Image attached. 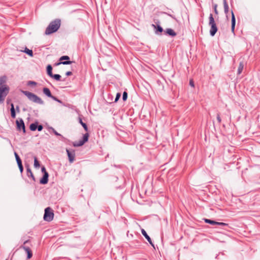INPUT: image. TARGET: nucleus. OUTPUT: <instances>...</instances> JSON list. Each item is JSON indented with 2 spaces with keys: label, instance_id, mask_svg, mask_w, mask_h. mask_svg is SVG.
Listing matches in <instances>:
<instances>
[{
  "label": "nucleus",
  "instance_id": "nucleus-1",
  "mask_svg": "<svg viewBox=\"0 0 260 260\" xmlns=\"http://www.w3.org/2000/svg\"><path fill=\"white\" fill-rule=\"evenodd\" d=\"M60 26V20L56 19L51 21L46 29L45 34L51 35L58 30Z\"/></svg>",
  "mask_w": 260,
  "mask_h": 260
},
{
  "label": "nucleus",
  "instance_id": "nucleus-2",
  "mask_svg": "<svg viewBox=\"0 0 260 260\" xmlns=\"http://www.w3.org/2000/svg\"><path fill=\"white\" fill-rule=\"evenodd\" d=\"M21 92L26 96L30 101L40 105L44 104V102L42 99L35 93L22 90H21Z\"/></svg>",
  "mask_w": 260,
  "mask_h": 260
},
{
  "label": "nucleus",
  "instance_id": "nucleus-3",
  "mask_svg": "<svg viewBox=\"0 0 260 260\" xmlns=\"http://www.w3.org/2000/svg\"><path fill=\"white\" fill-rule=\"evenodd\" d=\"M209 25L210 26V34L211 36H214L217 32L218 28L215 22L212 14H210L209 17Z\"/></svg>",
  "mask_w": 260,
  "mask_h": 260
},
{
  "label": "nucleus",
  "instance_id": "nucleus-4",
  "mask_svg": "<svg viewBox=\"0 0 260 260\" xmlns=\"http://www.w3.org/2000/svg\"><path fill=\"white\" fill-rule=\"evenodd\" d=\"M54 215V212L52 208L50 207H48L45 209L43 219L46 221L50 222L53 220Z\"/></svg>",
  "mask_w": 260,
  "mask_h": 260
},
{
  "label": "nucleus",
  "instance_id": "nucleus-5",
  "mask_svg": "<svg viewBox=\"0 0 260 260\" xmlns=\"http://www.w3.org/2000/svg\"><path fill=\"white\" fill-rule=\"evenodd\" d=\"M10 88L7 85H3L0 87V104L3 103L9 92Z\"/></svg>",
  "mask_w": 260,
  "mask_h": 260
},
{
  "label": "nucleus",
  "instance_id": "nucleus-6",
  "mask_svg": "<svg viewBox=\"0 0 260 260\" xmlns=\"http://www.w3.org/2000/svg\"><path fill=\"white\" fill-rule=\"evenodd\" d=\"M89 134L86 133L83 135L82 139L78 142H75L73 143V146L75 147H79L83 145L86 142H87L89 139Z\"/></svg>",
  "mask_w": 260,
  "mask_h": 260
},
{
  "label": "nucleus",
  "instance_id": "nucleus-7",
  "mask_svg": "<svg viewBox=\"0 0 260 260\" xmlns=\"http://www.w3.org/2000/svg\"><path fill=\"white\" fill-rule=\"evenodd\" d=\"M29 242H30L29 240H27L24 242L23 245L20 247V248L23 249L27 253V259H28L31 258L32 256V252L30 248L25 245V244Z\"/></svg>",
  "mask_w": 260,
  "mask_h": 260
},
{
  "label": "nucleus",
  "instance_id": "nucleus-8",
  "mask_svg": "<svg viewBox=\"0 0 260 260\" xmlns=\"http://www.w3.org/2000/svg\"><path fill=\"white\" fill-rule=\"evenodd\" d=\"M16 128L17 131H22L23 134L26 133V129L25 126L24 122V121L22 118H19V120H16Z\"/></svg>",
  "mask_w": 260,
  "mask_h": 260
},
{
  "label": "nucleus",
  "instance_id": "nucleus-9",
  "mask_svg": "<svg viewBox=\"0 0 260 260\" xmlns=\"http://www.w3.org/2000/svg\"><path fill=\"white\" fill-rule=\"evenodd\" d=\"M66 152L69 158L70 163H73L75 160V150L73 149L68 150L66 149Z\"/></svg>",
  "mask_w": 260,
  "mask_h": 260
},
{
  "label": "nucleus",
  "instance_id": "nucleus-10",
  "mask_svg": "<svg viewBox=\"0 0 260 260\" xmlns=\"http://www.w3.org/2000/svg\"><path fill=\"white\" fill-rule=\"evenodd\" d=\"M26 169V175L28 177L31 178L33 181H36V178L31 170V169L29 167V166L28 164H25V165Z\"/></svg>",
  "mask_w": 260,
  "mask_h": 260
},
{
  "label": "nucleus",
  "instance_id": "nucleus-11",
  "mask_svg": "<svg viewBox=\"0 0 260 260\" xmlns=\"http://www.w3.org/2000/svg\"><path fill=\"white\" fill-rule=\"evenodd\" d=\"M72 64L71 69L72 71H74L76 70L77 66L76 63L73 61L70 60V57L66 55V65Z\"/></svg>",
  "mask_w": 260,
  "mask_h": 260
},
{
  "label": "nucleus",
  "instance_id": "nucleus-12",
  "mask_svg": "<svg viewBox=\"0 0 260 260\" xmlns=\"http://www.w3.org/2000/svg\"><path fill=\"white\" fill-rule=\"evenodd\" d=\"M49 174L45 173L43 174L42 177L40 180V183L41 184H46L48 182Z\"/></svg>",
  "mask_w": 260,
  "mask_h": 260
},
{
  "label": "nucleus",
  "instance_id": "nucleus-13",
  "mask_svg": "<svg viewBox=\"0 0 260 260\" xmlns=\"http://www.w3.org/2000/svg\"><path fill=\"white\" fill-rule=\"evenodd\" d=\"M152 26L155 29V34L158 35L159 34H161L164 30L162 27L159 24L155 25V24H152Z\"/></svg>",
  "mask_w": 260,
  "mask_h": 260
},
{
  "label": "nucleus",
  "instance_id": "nucleus-14",
  "mask_svg": "<svg viewBox=\"0 0 260 260\" xmlns=\"http://www.w3.org/2000/svg\"><path fill=\"white\" fill-rule=\"evenodd\" d=\"M141 232L142 235L145 237V238L147 240L148 242L150 243V244L154 248V245L153 243H152L151 238L148 235L146 232L144 230L142 229Z\"/></svg>",
  "mask_w": 260,
  "mask_h": 260
},
{
  "label": "nucleus",
  "instance_id": "nucleus-15",
  "mask_svg": "<svg viewBox=\"0 0 260 260\" xmlns=\"http://www.w3.org/2000/svg\"><path fill=\"white\" fill-rule=\"evenodd\" d=\"M232 26L231 29L233 32H234L235 27L236 25V18L234 15V14L233 11H232Z\"/></svg>",
  "mask_w": 260,
  "mask_h": 260
},
{
  "label": "nucleus",
  "instance_id": "nucleus-16",
  "mask_svg": "<svg viewBox=\"0 0 260 260\" xmlns=\"http://www.w3.org/2000/svg\"><path fill=\"white\" fill-rule=\"evenodd\" d=\"M43 93L48 98H51L53 96L50 89L47 87H44L43 89Z\"/></svg>",
  "mask_w": 260,
  "mask_h": 260
},
{
  "label": "nucleus",
  "instance_id": "nucleus-17",
  "mask_svg": "<svg viewBox=\"0 0 260 260\" xmlns=\"http://www.w3.org/2000/svg\"><path fill=\"white\" fill-rule=\"evenodd\" d=\"M10 112H11V116L12 118H16V110L15 108H14V105L13 103L11 104V108H10Z\"/></svg>",
  "mask_w": 260,
  "mask_h": 260
},
{
  "label": "nucleus",
  "instance_id": "nucleus-18",
  "mask_svg": "<svg viewBox=\"0 0 260 260\" xmlns=\"http://www.w3.org/2000/svg\"><path fill=\"white\" fill-rule=\"evenodd\" d=\"M165 34L172 37H175L176 36V33L172 28H167L165 30Z\"/></svg>",
  "mask_w": 260,
  "mask_h": 260
},
{
  "label": "nucleus",
  "instance_id": "nucleus-19",
  "mask_svg": "<svg viewBox=\"0 0 260 260\" xmlns=\"http://www.w3.org/2000/svg\"><path fill=\"white\" fill-rule=\"evenodd\" d=\"M38 121H36L34 123H32L29 125V129L31 131H35L37 129Z\"/></svg>",
  "mask_w": 260,
  "mask_h": 260
},
{
  "label": "nucleus",
  "instance_id": "nucleus-20",
  "mask_svg": "<svg viewBox=\"0 0 260 260\" xmlns=\"http://www.w3.org/2000/svg\"><path fill=\"white\" fill-rule=\"evenodd\" d=\"M47 74L49 77H51L53 75L52 73V67L51 64H48L46 67Z\"/></svg>",
  "mask_w": 260,
  "mask_h": 260
},
{
  "label": "nucleus",
  "instance_id": "nucleus-21",
  "mask_svg": "<svg viewBox=\"0 0 260 260\" xmlns=\"http://www.w3.org/2000/svg\"><path fill=\"white\" fill-rule=\"evenodd\" d=\"M23 52L30 57H32L34 56V53H33L32 50L29 49L27 47L25 48V49L24 51H23Z\"/></svg>",
  "mask_w": 260,
  "mask_h": 260
},
{
  "label": "nucleus",
  "instance_id": "nucleus-22",
  "mask_svg": "<svg viewBox=\"0 0 260 260\" xmlns=\"http://www.w3.org/2000/svg\"><path fill=\"white\" fill-rule=\"evenodd\" d=\"M60 64H65V55L62 56L59 58V62H56L54 65L57 66L60 65Z\"/></svg>",
  "mask_w": 260,
  "mask_h": 260
},
{
  "label": "nucleus",
  "instance_id": "nucleus-23",
  "mask_svg": "<svg viewBox=\"0 0 260 260\" xmlns=\"http://www.w3.org/2000/svg\"><path fill=\"white\" fill-rule=\"evenodd\" d=\"M7 77L6 76H2L0 77V87L3 85H6Z\"/></svg>",
  "mask_w": 260,
  "mask_h": 260
},
{
  "label": "nucleus",
  "instance_id": "nucleus-24",
  "mask_svg": "<svg viewBox=\"0 0 260 260\" xmlns=\"http://www.w3.org/2000/svg\"><path fill=\"white\" fill-rule=\"evenodd\" d=\"M79 122L82 125L85 131L87 132L88 131L86 124L82 121V120L80 117H79Z\"/></svg>",
  "mask_w": 260,
  "mask_h": 260
},
{
  "label": "nucleus",
  "instance_id": "nucleus-25",
  "mask_svg": "<svg viewBox=\"0 0 260 260\" xmlns=\"http://www.w3.org/2000/svg\"><path fill=\"white\" fill-rule=\"evenodd\" d=\"M224 11L225 14L229 13V6L226 0H223Z\"/></svg>",
  "mask_w": 260,
  "mask_h": 260
},
{
  "label": "nucleus",
  "instance_id": "nucleus-26",
  "mask_svg": "<svg viewBox=\"0 0 260 260\" xmlns=\"http://www.w3.org/2000/svg\"><path fill=\"white\" fill-rule=\"evenodd\" d=\"M244 68V63L243 62H240L238 69V74L240 75L242 72Z\"/></svg>",
  "mask_w": 260,
  "mask_h": 260
},
{
  "label": "nucleus",
  "instance_id": "nucleus-27",
  "mask_svg": "<svg viewBox=\"0 0 260 260\" xmlns=\"http://www.w3.org/2000/svg\"><path fill=\"white\" fill-rule=\"evenodd\" d=\"M34 167L36 168H38L40 167V162L38 161L37 157L36 156H34Z\"/></svg>",
  "mask_w": 260,
  "mask_h": 260
},
{
  "label": "nucleus",
  "instance_id": "nucleus-28",
  "mask_svg": "<svg viewBox=\"0 0 260 260\" xmlns=\"http://www.w3.org/2000/svg\"><path fill=\"white\" fill-rule=\"evenodd\" d=\"M51 77L56 81H60L61 77L59 74H53Z\"/></svg>",
  "mask_w": 260,
  "mask_h": 260
},
{
  "label": "nucleus",
  "instance_id": "nucleus-29",
  "mask_svg": "<svg viewBox=\"0 0 260 260\" xmlns=\"http://www.w3.org/2000/svg\"><path fill=\"white\" fill-rule=\"evenodd\" d=\"M205 222L212 225H216L217 222L209 219H205Z\"/></svg>",
  "mask_w": 260,
  "mask_h": 260
},
{
  "label": "nucleus",
  "instance_id": "nucleus-30",
  "mask_svg": "<svg viewBox=\"0 0 260 260\" xmlns=\"http://www.w3.org/2000/svg\"><path fill=\"white\" fill-rule=\"evenodd\" d=\"M14 155H15L17 163L19 162H21L22 161L20 157H19V155L17 154V152H14Z\"/></svg>",
  "mask_w": 260,
  "mask_h": 260
},
{
  "label": "nucleus",
  "instance_id": "nucleus-31",
  "mask_svg": "<svg viewBox=\"0 0 260 260\" xmlns=\"http://www.w3.org/2000/svg\"><path fill=\"white\" fill-rule=\"evenodd\" d=\"M51 99H52V100H53L54 101H55L57 102L62 104L63 106H65V104H64L62 101H61L60 100H59L56 97L53 95Z\"/></svg>",
  "mask_w": 260,
  "mask_h": 260
},
{
  "label": "nucleus",
  "instance_id": "nucleus-32",
  "mask_svg": "<svg viewBox=\"0 0 260 260\" xmlns=\"http://www.w3.org/2000/svg\"><path fill=\"white\" fill-rule=\"evenodd\" d=\"M37 82L34 81H28L27 83V85L28 86H36L37 85Z\"/></svg>",
  "mask_w": 260,
  "mask_h": 260
},
{
  "label": "nucleus",
  "instance_id": "nucleus-33",
  "mask_svg": "<svg viewBox=\"0 0 260 260\" xmlns=\"http://www.w3.org/2000/svg\"><path fill=\"white\" fill-rule=\"evenodd\" d=\"M127 99V93L126 91H124L122 95V99L124 101H126Z\"/></svg>",
  "mask_w": 260,
  "mask_h": 260
},
{
  "label": "nucleus",
  "instance_id": "nucleus-34",
  "mask_svg": "<svg viewBox=\"0 0 260 260\" xmlns=\"http://www.w3.org/2000/svg\"><path fill=\"white\" fill-rule=\"evenodd\" d=\"M43 129V125L42 124H39L38 123L37 130H38L39 132H41L42 131Z\"/></svg>",
  "mask_w": 260,
  "mask_h": 260
},
{
  "label": "nucleus",
  "instance_id": "nucleus-35",
  "mask_svg": "<svg viewBox=\"0 0 260 260\" xmlns=\"http://www.w3.org/2000/svg\"><path fill=\"white\" fill-rule=\"evenodd\" d=\"M53 132V133L56 135V136H60L61 135L59 134L58 133H57L53 127H51L50 128Z\"/></svg>",
  "mask_w": 260,
  "mask_h": 260
},
{
  "label": "nucleus",
  "instance_id": "nucleus-36",
  "mask_svg": "<svg viewBox=\"0 0 260 260\" xmlns=\"http://www.w3.org/2000/svg\"><path fill=\"white\" fill-rule=\"evenodd\" d=\"M121 96V94L120 93H117V94H116V98L115 99V102H116L118 101V100H119V99L120 98V97Z\"/></svg>",
  "mask_w": 260,
  "mask_h": 260
},
{
  "label": "nucleus",
  "instance_id": "nucleus-37",
  "mask_svg": "<svg viewBox=\"0 0 260 260\" xmlns=\"http://www.w3.org/2000/svg\"><path fill=\"white\" fill-rule=\"evenodd\" d=\"M216 225H220V226H225V225H227L228 224L224 223V222H217Z\"/></svg>",
  "mask_w": 260,
  "mask_h": 260
},
{
  "label": "nucleus",
  "instance_id": "nucleus-38",
  "mask_svg": "<svg viewBox=\"0 0 260 260\" xmlns=\"http://www.w3.org/2000/svg\"><path fill=\"white\" fill-rule=\"evenodd\" d=\"M41 171L43 173V174H44L45 173H48L46 170V168L44 166H43L42 168H41Z\"/></svg>",
  "mask_w": 260,
  "mask_h": 260
},
{
  "label": "nucleus",
  "instance_id": "nucleus-39",
  "mask_svg": "<svg viewBox=\"0 0 260 260\" xmlns=\"http://www.w3.org/2000/svg\"><path fill=\"white\" fill-rule=\"evenodd\" d=\"M217 120L219 123H220L221 121V119L219 114H218L217 115Z\"/></svg>",
  "mask_w": 260,
  "mask_h": 260
},
{
  "label": "nucleus",
  "instance_id": "nucleus-40",
  "mask_svg": "<svg viewBox=\"0 0 260 260\" xmlns=\"http://www.w3.org/2000/svg\"><path fill=\"white\" fill-rule=\"evenodd\" d=\"M217 5H215L214 6V12L215 13V14H218V11H217Z\"/></svg>",
  "mask_w": 260,
  "mask_h": 260
},
{
  "label": "nucleus",
  "instance_id": "nucleus-41",
  "mask_svg": "<svg viewBox=\"0 0 260 260\" xmlns=\"http://www.w3.org/2000/svg\"><path fill=\"white\" fill-rule=\"evenodd\" d=\"M73 74L72 71H67L66 72V76H70Z\"/></svg>",
  "mask_w": 260,
  "mask_h": 260
},
{
  "label": "nucleus",
  "instance_id": "nucleus-42",
  "mask_svg": "<svg viewBox=\"0 0 260 260\" xmlns=\"http://www.w3.org/2000/svg\"><path fill=\"white\" fill-rule=\"evenodd\" d=\"M15 110H16V112L17 111L18 113L20 112V108L18 105L16 106Z\"/></svg>",
  "mask_w": 260,
  "mask_h": 260
},
{
  "label": "nucleus",
  "instance_id": "nucleus-43",
  "mask_svg": "<svg viewBox=\"0 0 260 260\" xmlns=\"http://www.w3.org/2000/svg\"><path fill=\"white\" fill-rule=\"evenodd\" d=\"M19 169L20 173L22 174L23 172V167L22 166V167H19Z\"/></svg>",
  "mask_w": 260,
  "mask_h": 260
},
{
  "label": "nucleus",
  "instance_id": "nucleus-44",
  "mask_svg": "<svg viewBox=\"0 0 260 260\" xmlns=\"http://www.w3.org/2000/svg\"><path fill=\"white\" fill-rule=\"evenodd\" d=\"M17 165H18V168H19V167H22V166H23V165H22V161H21V162H17Z\"/></svg>",
  "mask_w": 260,
  "mask_h": 260
},
{
  "label": "nucleus",
  "instance_id": "nucleus-45",
  "mask_svg": "<svg viewBox=\"0 0 260 260\" xmlns=\"http://www.w3.org/2000/svg\"><path fill=\"white\" fill-rule=\"evenodd\" d=\"M189 84L190 86H191L192 87H194V84H193V82L192 81H190L189 82Z\"/></svg>",
  "mask_w": 260,
  "mask_h": 260
},
{
  "label": "nucleus",
  "instance_id": "nucleus-46",
  "mask_svg": "<svg viewBox=\"0 0 260 260\" xmlns=\"http://www.w3.org/2000/svg\"><path fill=\"white\" fill-rule=\"evenodd\" d=\"M6 260H7V259H6Z\"/></svg>",
  "mask_w": 260,
  "mask_h": 260
}]
</instances>
